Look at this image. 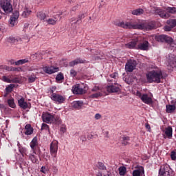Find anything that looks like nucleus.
Instances as JSON below:
<instances>
[{"label":"nucleus","mask_w":176,"mask_h":176,"mask_svg":"<svg viewBox=\"0 0 176 176\" xmlns=\"http://www.w3.org/2000/svg\"><path fill=\"white\" fill-rule=\"evenodd\" d=\"M28 82L29 83H34V82H35V80H36V76L35 75H31L28 77Z\"/></svg>","instance_id":"obj_39"},{"label":"nucleus","mask_w":176,"mask_h":176,"mask_svg":"<svg viewBox=\"0 0 176 176\" xmlns=\"http://www.w3.org/2000/svg\"><path fill=\"white\" fill-rule=\"evenodd\" d=\"M73 108H76L77 109H80L83 106V102L82 101H74L72 103Z\"/></svg>","instance_id":"obj_28"},{"label":"nucleus","mask_w":176,"mask_h":176,"mask_svg":"<svg viewBox=\"0 0 176 176\" xmlns=\"http://www.w3.org/2000/svg\"><path fill=\"white\" fill-rule=\"evenodd\" d=\"M170 30H171V28H170V27L165 28V31H170Z\"/></svg>","instance_id":"obj_63"},{"label":"nucleus","mask_w":176,"mask_h":176,"mask_svg":"<svg viewBox=\"0 0 176 176\" xmlns=\"http://www.w3.org/2000/svg\"><path fill=\"white\" fill-rule=\"evenodd\" d=\"M19 16H20V14L19 13V11H14L12 13L9 20L10 27H14V25H17V23H19Z\"/></svg>","instance_id":"obj_10"},{"label":"nucleus","mask_w":176,"mask_h":176,"mask_svg":"<svg viewBox=\"0 0 176 176\" xmlns=\"http://www.w3.org/2000/svg\"><path fill=\"white\" fill-rule=\"evenodd\" d=\"M63 80H64V74H63V73H59L58 74H57L56 77V82H60Z\"/></svg>","instance_id":"obj_43"},{"label":"nucleus","mask_w":176,"mask_h":176,"mask_svg":"<svg viewBox=\"0 0 176 176\" xmlns=\"http://www.w3.org/2000/svg\"><path fill=\"white\" fill-rule=\"evenodd\" d=\"M60 131L61 133H66L67 132V126H65V124H63L60 126Z\"/></svg>","instance_id":"obj_49"},{"label":"nucleus","mask_w":176,"mask_h":176,"mask_svg":"<svg viewBox=\"0 0 176 176\" xmlns=\"http://www.w3.org/2000/svg\"><path fill=\"white\" fill-rule=\"evenodd\" d=\"M99 90H100V87L95 86L92 88L91 91L97 92V91H99Z\"/></svg>","instance_id":"obj_58"},{"label":"nucleus","mask_w":176,"mask_h":176,"mask_svg":"<svg viewBox=\"0 0 176 176\" xmlns=\"http://www.w3.org/2000/svg\"><path fill=\"white\" fill-rule=\"evenodd\" d=\"M109 76L111 79H115V80H117L118 78L119 77V74H118V73H113L110 74Z\"/></svg>","instance_id":"obj_47"},{"label":"nucleus","mask_w":176,"mask_h":176,"mask_svg":"<svg viewBox=\"0 0 176 176\" xmlns=\"http://www.w3.org/2000/svg\"><path fill=\"white\" fill-rule=\"evenodd\" d=\"M10 72H21V71H23V69L21 67H12L10 68Z\"/></svg>","instance_id":"obj_44"},{"label":"nucleus","mask_w":176,"mask_h":176,"mask_svg":"<svg viewBox=\"0 0 176 176\" xmlns=\"http://www.w3.org/2000/svg\"><path fill=\"white\" fill-rule=\"evenodd\" d=\"M122 86L117 82L109 84L104 87V92L107 93H120Z\"/></svg>","instance_id":"obj_8"},{"label":"nucleus","mask_w":176,"mask_h":176,"mask_svg":"<svg viewBox=\"0 0 176 176\" xmlns=\"http://www.w3.org/2000/svg\"><path fill=\"white\" fill-rule=\"evenodd\" d=\"M2 81L6 82V83H12V80H10V78L6 77V76H3L2 77Z\"/></svg>","instance_id":"obj_48"},{"label":"nucleus","mask_w":176,"mask_h":176,"mask_svg":"<svg viewBox=\"0 0 176 176\" xmlns=\"http://www.w3.org/2000/svg\"><path fill=\"white\" fill-rule=\"evenodd\" d=\"M95 119H96V120H98L99 119H101V114L100 113H96L95 115Z\"/></svg>","instance_id":"obj_61"},{"label":"nucleus","mask_w":176,"mask_h":176,"mask_svg":"<svg viewBox=\"0 0 176 176\" xmlns=\"http://www.w3.org/2000/svg\"><path fill=\"white\" fill-rule=\"evenodd\" d=\"M43 70L45 74H48V75H52V74H56V72H58V71H60V69L57 67L50 65L44 66L43 67Z\"/></svg>","instance_id":"obj_13"},{"label":"nucleus","mask_w":176,"mask_h":176,"mask_svg":"<svg viewBox=\"0 0 176 176\" xmlns=\"http://www.w3.org/2000/svg\"><path fill=\"white\" fill-rule=\"evenodd\" d=\"M19 152L23 157H24V156H27V149H25L24 148H19Z\"/></svg>","instance_id":"obj_45"},{"label":"nucleus","mask_w":176,"mask_h":176,"mask_svg":"<svg viewBox=\"0 0 176 176\" xmlns=\"http://www.w3.org/2000/svg\"><path fill=\"white\" fill-rule=\"evenodd\" d=\"M86 63V60L85 59L78 58L75 59L74 60H72V62H69V65L70 67H75V65H78V64H85Z\"/></svg>","instance_id":"obj_21"},{"label":"nucleus","mask_w":176,"mask_h":176,"mask_svg":"<svg viewBox=\"0 0 176 176\" xmlns=\"http://www.w3.org/2000/svg\"><path fill=\"white\" fill-rule=\"evenodd\" d=\"M155 41L157 42H161V43H170L171 41H173V38L167 36V35H159L155 36Z\"/></svg>","instance_id":"obj_14"},{"label":"nucleus","mask_w":176,"mask_h":176,"mask_svg":"<svg viewBox=\"0 0 176 176\" xmlns=\"http://www.w3.org/2000/svg\"><path fill=\"white\" fill-rule=\"evenodd\" d=\"M136 49L138 50H148L149 42H148V41H143L140 43H138V46Z\"/></svg>","instance_id":"obj_16"},{"label":"nucleus","mask_w":176,"mask_h":176,"mask_svg":"<svg viewBox=\"0 0 176 176\" xmlns=\"http://www.w3.org/2000/svg\"><path fill=\"white\" fill-rule=\"evenodd\" d=\"M0 6L5 13L8 14L13 12V7L12 6L11 0H1Z\"/></svg>","instance_id":"obj_5"},{"label":"nucleus","mask_w":176,"mask_h":176,"mask_svg":"<svg viewBox=\"0 0 176 176\" xmlns=\"http://www.w3.org/2000/svg\"><path fill=\"white\" fill-rule=\"evenodd\" d=\"M47 23H48V24L51 25H55V24L57 23V19H49L48 20H47Z\"/></svg>","instance_id":"obj_42"},{"label":"nucleus","mask_w":176,"mask_h":176,"mask_svg":"<svg viewBox=\"0 0 176 176\" xmlns=\"http://www.w3.org/2000/svg\"><path fill=\"white\" fill-rule=\"evenodd\" d=\"M164 133H165L166 138H168L169 140L173 138V127L169 126L165 128Z\"/></svg>","instance_id":"obj_23"},{"label":"nucleus","mask_w":176,"mask_h":176,"mask_svg":"<svg viewBox=\"0 0 176 176\" xmlns=\"http://www.w3.org/2000/svg\"><path fill=\"white\" fill-rule=\"evenodd\" d=\"M98 168L99 170H107V166L104 164L102 162H98Z\"/></svg>","instance_id":"obj_41"},{"label":"nucleus","mask_w":176,"mask_h":176,"mask_svg":"<svg viewBox=\"0 0 176 176\" xmlns=\"http://www.w3.org/2000/svg\"><path fill=\"white\" fill-rule=\"evenodd\" d=\"M146 79L149 83H160L163 79V72L160 69L151 70L146 74Z\"/></svg>","instance_id":"obj_3"},{"label":"nucleus","mask_w":176,"mask_h":176,"mask_svg":"<svg viewBox=\"0 0 176 176\" xmlns=\"http://www.w3.org/2000/svg\"><path fill=\"white\" fill-rule=\"evenodd\" d=\"M159 174L160 176H173L174 172L173 171V169L170 168L168 164H164L161 166Z\"/></svg>","instance_id":"obj_6"},{"label":"nucleus","mask_w":176,"mask_h":176,"mask_svg":"<svg viewBox=\"0 0 176 176\" xmlns=\"http://www.w3.org/2000/svg\"><path fill=\"white\" fill-rule=\"evenodd\" d=\"M87 87L85 85L76 84L72 87V91L74 94H86Z\"/></svg>","instance_id":"obj_7"},{"label":"nucleus","mask_w":176,"mask_h":176,"mask_svg":"<svg viewBox=\"0 0 176 176\" xmlns=\"http://www.w3.org/2000/svg\"><path fill=\"white\" fill-rule=\"evenodd\" d=\"M11 80H12V83H19V82H20V80H19L17 78H15Z\"/></svg>","instance_id":"obj_60"},{"label":"nucleus","mask_w":176,"mask_h":176,"mask_svg":"<svg viewBox=\"0 0 176 176\" xmlns=\"http://www.w3.org/2000/svg\"><path fill=\"white\" fill-rule=\"evenodd\" d=\"M57 87L54 86L52 87L51 88H50L49 92L51 93V94H56V93H54V91H56Z\"/></svg>","instance_id":"obj_50"},{"label":"nucleus","mask_w":176,"mask_h":176,"mask_svg":"<svg viewBox=\"0 0 176 176\" xmlns=\"http://www.w3.org/2000/svg\"><path fill=\"white\" fill-rule=\"evenodd\" d=\"M145 127L148 130V131L151 132V125L149 124V123H146Z\"/></svg>","instance_id":"obj_59"},{"label":"nucleus","mask_w":176,"mask_h":176,"mask_svg":"<svg viewBox=\"0 0 176 176\" xmlns=\"http://www.w3.org/2000/svg\"><path fill=\"white\" fill-rule=\"evenodd\" d=\"M155 14H158L162 19H168L170 17V14L166 12L164 10H162L160 8H156L155 10Z\"/></svg>","instance_id":"obj_17"},{"label":"nucleus","mask_w":176,"mask_h":176,"mask_svg":"<svg viewBox=\"0 0 176 176\" xmlns=\"http://www.w3.org/2000/svg\"><path fill=\"white\" fill-rule=\"evenodd\" d=\"M133 176H142L145 175V170L142 166H140L138 168L134 170L132 173Z\"/></svg>","instance_id":"obj_20"},{"label":"nucleus","mask_w":176,"mask_h":176,"mask_svg":"<svg viewBox=\"0 0 176 176\" xmlns=\"http://www.w3.org/2000/svg\"><path fill=\"white\" fill-rule=\"evenodd\" d=\"M167 43H168V45H170V47H176V44L174 43V41H173V38H172L171 42Z\"/></svg>","instance_id":"obj_57"},{"label":"nucleus","mask_w":176,"mask_h":176,"mask_svg":"<svg viewBox=\"0 0 176 176\" xmlns=\"http://www.w3.org/2000/svg\"><path fill=\"white\" fill-rule=\"evenodd\" d=\"M100 97H102V93L101 92H97L89 96V98H98Z\"/></svg>","instance_id":"obj_36"},{"label":"nucleus","mask_w":176,"mask_h":176,"mask_svg":"<svg viewBox=\"0 0 176 176\" xmlns=\"http://www.w3.org/2000/svg\"><path fill=\"white\" fill-rule=\"evenodd\" d=\"M136 96L140 98V100L144 102V104H146L147 105H151L153 104V100L152 98H153V95L152 94H141L140 91L136 92Z\"/></svg>","instance_id":"obj_4"},{"label":"nucleus","mask_w":176,"mask_h":176,"mask_svg":"<svg viewBox=\"0 0 176 176\" xmlns=\"http://www.w3.org/2000/svg\"><path fill=\"white\" fill-rule=\"evenodd\" d=\"M41 118L43 119V122L45 123L55 124L56 126H60V124H62L63 123V120L58 116H56V114L50 113L47 111L43 112Z\"/></svg>","instance_id":"obj_2"},{"label":"nucleus","mask_w":176,"mask_h":176,"mask_svg":"<svg viewBox=\"0 0 176 176\" xmlns=\"http://www.w3.org/2000/svg\"><path fill=\"white\" fill-rule=\"evenodd\" d=\"M96 176H102V173L101 172H99L97 173Z\"/></svg>","instance_id":"obj_64"},{"label":"nucleus","mask_w":176,"mask_h":176,"mask_svg":"<svg viewBox=\"0 0 176 176\" xmlns=\"http://www.w3.org/2000/svg\"><path fill=\"white\" fill-rule=\"evenodd\" d=\"M131 13L133 16H141V14H144V10L142 8H138L132 10Z\"/></svg>","instance_id":"obj_26"},{"label":"nucleus","mask_w":176,"mask_h":176,"mask_svg":"<svg viewBox=\"0 0 176 176\" xmlns=\"http://www.w3.org/2000/svg\"><path fill=\"white\" fill-rule=\"evenodd\" d=\"M170 158L173 160H176V153L175 151H172L170 153Z\"/></svg>","instance_id":"obj_53"},{"label":"nucleus","mask_w":176,"mask_h":176,"mask_svg":"<svg viewBox=\"0 0 176 176\" xmlns=\"http://www.w3.org/2000/svg\"><path fill=\"white\" fill-rule=\"evenodd\" d=\"M18 104L20 108H22L23 109H27V108L29 107L28 103L25 102V99L23 97L18 100Z\"/></svg>","instance_id":"obj_22"},{"label":"nucleus","mask_w":176,"mask_h":176,"mask_svg":"<svg viewBox=\"0 0 176 176\" xmlns=\"http://www.w3.org/2000/svg\"><path fill=\"white\" fill-rule=\"evenodd\" d=\"M70 75H71V76H72V78H75V76H76V75H78V73L74 69H71Z\"/></svg>","instance_id":"obj_51"},{"label":"nucleus","mask_w":176,"mask_h":176,"mask_svg":"<svg viewBox=\"0 0 176 176\" xmlns=\"http://www.w3.org/2000/svg\"><path fill=\"white\" fill-rule=\"evenodd\" d=\"M166 108L167 113H173L175 111V105L174 104H167Z\"/></svg>","instance_id":"obj_29"},{"label":"nucleus","mask_w":176,"mask_h":176,"mask_svg":"<svg viewBox=\"0 0 176 176\" xmlns=\"http://www.w3.org/2000/svg\"><path fill=\"white\" fill-rule=\"evenodd\" d=\"M51 100L54 101L56 104H64L65 102V96L58 94H53L51 95Z\"/></svg>","instance_id":"obj_12"},{"label":"nucleus","mask_w":176,"mask_h":176,"mask_svg":"<svg viewBox=\"0 0 176 176\" xmlns=\"http://www.w3.org/2000/svg\"><path fill=\"white\" fill-rule=\"evenodd\" d=\"M167 24H168L171 28H174L176 26V19H169L167 21Z\"/></svg>","instance_id":"obj_35"},{"label":"nucleus","mask_w":176,"mask_h":176,"mask_svg":"<svg viewBox=\"0 0 176 176\" xmlns=\"http://www.w3.org/2000/svg\"><path fill=\"white\" fill-rule=\"evenodd\" d=\"M8 63H10L11 65H23V64L30 63V60L28 58L21 59L17 61H14V59H10V60H8Z\"/></svg>","instance_id":"obj_19"},{"label":"nucleus","mask_w":176,"mask_h":176,"mask_svg":"<svg viewBox=\"0 0 176 176\" xmlns=\"http://www.w3.org/2000/svg\"><path fill=\"white\" fill-rule=\"evenodd\" d=\"M31 13H32L31 10H29L28 8H25V10L22 13V16L23 17H28V16H30Z\"/></svg>","instance_id":"obj_37"},{"label":"nucleus","mask_w":176,"mask_h":176,"mask_svg":"<svg viewBox=\"0 0 176 176\" xmlns=\"http://www.w3.org/2000/svg\"><path fill=\"white\" fill-rule=\"evenodd\" d=\"M8 42H10V43H14L16 45V38L14 37L8 38Z\"/></svg>","instance_id":"obj_52"},{"label":"nucleus","mask_w":176,"mask_h":176,"mask_svg":"<svg viewBox=\"0 0 176 176\" xmlns=\"http://www.w3.org/2000/svg\"><path fill=\"white\" fill-rule=\"evenodd\" d=\"M42 130H49V125L47 124L43 123L41 126Z\"/></svg>","instance_id":"obj_54"},{"label":"nucleus","mask_w":176,"mask_h":176,"mask_svg":"<svg viewBox=\"0 0 176 176\" xmlns=\"http://www.w3.org/2000/svg\"><path fill=\"white\" fill-rule=\"evenodd\" d=\"M38 146V138L34 137L32 142H30V147L33 153H36L35 147Z\"/></svg>","instance_id":"obj_24"},{"label":"nucleus","mask_w":176,"mask_h":176,"mask_svg":"<svg viewBox=\"0 0 176 176\" xmlns=\"http://www.w3.org/2000/svg\"><path fill=\"white\" fill-rule=\"evenodd\" d=\"M23 43V38H21L20 37L16 38V45H17L19 43Z\"/></svg>","instance_id":"obj_56"},{"label":"nucleus","mask_w":176,"mask_h":176,"mask_svg":"<svg viewBox=\"0 0 176 176\" xmlns=\"http://www.w3.org/2000/svg\"><path fill=\"white\" fill-rule=\"evenodd\" d=\"M118 25L125 30H146V31H149L155 28V23H153V22L148 23L145 21H140L138 19H131L128 22L122 21L118 23Z\"/></svg>","instance_id":"obj_1"},{"label":"nucleus","mask_w":176,"mask_h":176,"mask_svg":"<svg viewBox=\"0 0 176 176\" xmlns=\"http://www.w3.org/2000/svg\"><path fill=\"white\" fill-rule=\"evenodd\" d=\"M36 16L39 20H45L46 19V14L43 12H37Z\"/></svg>","instance_id":"obj_33"},{"label":"nucleus","mask_w":176,"mask_h":176,"mask_svg":"<svg viewBox=\"0 0 176 176\" xmlns=\"http://www.w3.org/2000/svg\"><path fill=\"white\" fill-rule=\"evenodd\" d=\"M36 153H34V151H32V153L29 155V159L32 163H38V157H36Z\"/></svg>","instance_id":"obj_27"},{"label":"nucleus","mask_w":176,"mask_h":176,"mask_svg":"<svg viewBox=\"0 0 176 176\" xmlns=\"http://www.w3.org/2000/svg\"><path fill=\"white\" fill-rule=\"evenodd\" d=\"M25 135H31L34 133V129L31 127V124H28L25 126Z\"/></svg>","instance_id":"obj_25"},{"label":"nucleus","mask_w":176,"mask_h":176,"mask_svg":"<svg viewBox=\"0 0 176 176\" xmlns=\"http://www.w3.org/2000/svg\"><path fill=\"white\" fill-rule=\"evenodd\" d=\"M118 171H119L120 175L124 176V175H125V174H126V173L127 171V168H126L125 166H120L118 168Z\"/></svg>","instance_id":"obj_31"},{"label":"nucleus","mask_w":176,"mask_h":176,"mask_svg":"<svg viewBox=\"0 0 176 176\" xmlns=\"http://www.w3.org/2000/svg\"><path fill=\"white\" fill-rule=\"evenodd\" d=\"M50 168H49V166L45 165L44 166H42L40 169L41 173H43V174H46Z\"/></svg>","instance_id":"obj_38"},{"label":"nucleus","mask_w":176,"mask_h":176,"mask_svg":"<svg viewBox=\"0 0 176 176\" xmlns=\"http://www.w3.org/2000/svg\"><path fill=\"white\" fill-rule=\"evenodd\" d=\"M52 170L54 174H57V173H58V168H57V166L54 165L52 166Z\"/></svg>","instance_id":"obj_55"},{"label":"nucleus","mask_w":176,"mask_h":176,"mask_svg":"<svg viewBox=\"0 0 176 176\" xmlns=\"http://www.w3.org/2000/svg\"><path fill=\"white\" fill-rule=\"evenodd\" d=\"M176 67V56L173 55L169 56V61H168V69L169 71H173V69H174V68H175Z\"/></svg>","instance_id":"obj_15"},{"label":"nucleus","mask_w":176,"mask_h":176,"mask_svg":"<svg viewBox=\"0 0 176 176\" xmlns=\"http://www.w3.org/2000/svg\"><path fill=\"white\" fill-rule=\"evenodd\" d=\"M82 19H85V14H80L78 17L76 21L74 23V24H78V21H80Z\"/></svg>","instance_id":"obj_46"},{"label":"nucleus","mask_w":176,"mask_h":176,"mask_svg":"<svg viewBox=\"0 0 176 176\" xmlns=\"http://www.w3.org/2000/svg\"><path fill=\"white\" fill-rule=\"evenodd\" d=\"M57 151H58V142L54 140L50 144V152L51 156L54 158V162L55 163H57V159H56L57 157Z\"/></svg>","instance_id":"obj_9"},{"label":"nucleus","mask_w":176,"mask_h":176,"mask_svg":"<svg viewBox=\"0 0 176 176\" xmlns=\"http://www.w3.org/2000/svg\"><path fill=\"white\" fill-rule=\"evenodd\" d=\"M135 67H137V61L134 59H129L125 65V71L126 72H133L135 69Z\"/></svg>","instance_id":"obj_11"},{"label":"nucleus","mask_w":176,"mask_h":176,"mask_svg":"<svg viewBox=\"0 0 176 176\" xmlns=\"http://www.w3.org/2000/svg\"><path fill=\"white\" fill-rule=\"evenodd\" d=\"M166 12H168V13H171V14H175V13H176V8L175 7H168L166 8Z\"/></svg>","instance_id":"obj_34"},{"label":"nucleus","mask_w":176,"mask_h":176,"mask_svg":"<svg viewBox=\"0 0 176 176\" xmlns=\"http://www.w3.org/2000/svg\"><path fill=\"white\" fill-rule=\"evenodd\" d=\"M8 104L11 108H16V104L14 103V99L13 98L8 100Z\"/></svg>","instance_id":"obj_32"},{"label":"nucleus","mask_w":176,"mask_h":176,"mask_svg":"<svg viewBox=\"0 0 176 176\" xmlns=\"http://www.w3.org/2000/svg\"><path fill=\"white\" fill-rule=\"evenodd\" d=\"M11 68H13V67L6 66V69L7 71H10V69H11Z\"/></svg>","instance_id":"obj_62"},{"label":"nucleus","mask_w":176,"mask_h":176,"mask_svg":"<svg viewBox=\"0 0 176 176\" xmlns=\"http://www.w3.org/2000/svg\"><path fill=\"white\" fill-rule=\"evenodd\" d=\"M122 144L124 145V146H126V145H129V144H130L129 142V141H130V137L127 136V135H124L122 138Z\"/></svg>","instance_id":"obj_30"},{"label":"nucleus","mask_w":176,"mask_h":176,"mask_svg":"<svg viewBox=\"0 0 176 176\" xmlns=\"http://www.w3.org/2000/svg\"><path fill=\"white\" fill-rule=\"evenodd\" d=\"M138 43V38H136L134 40H132L128 43L124 44V47L126 49H137Z\"/></svg>","instance_id":"obj_18"},{"label":"nucleus","mask_w":176,"mask_h":176,"mask_svg":"<svg viewBox=\"0 0 176 176\" xmlns=\"http://www.w3.org/2000/svg\"><path fill=\"white\" fill-rule=\"evenodd\" d=\"M14 87V85L10 84L6 88V91H7V93H12V91H13Z\"/></svg>","instance_id":"obj_40"}]
</instances>
